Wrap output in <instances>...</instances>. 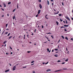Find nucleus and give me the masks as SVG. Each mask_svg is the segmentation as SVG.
Instances as JSON below:
<instances>
[{"label":"nucleus","mask_w":73,"mask_h":73,"mask_svg":"<svg viewBox=\"0 0 73 73\" xmlns=\"http://www.w3.org/2000/svg\"><path fill=\"white\" fill-rule=\"evenodd\" d=\"M10 48L11 49H12V48H11L10 46Z\"/></svg>","instance_id":"50"},{"label":"nucleus","mask_w":73,"mask_h":73,"mask_svg":"<svg viewBox=\"0 0 73 73\" xmlns=\"http://www.w3.org/2000/svg\"><path fill=\"white\" fill-rule=\"evenodd\" d=\"M62 37V38H63V39H64V38H64V36H61Z\"/></svg>","instance_id":"14"},{"label":"nucleus","mask_w":73,"mask_h":73,"mask_svg":"<svg viewBox=\"0 0 73 73\" xmlns=\"http://www.w3.org/2000/svg\"><path fill=\"white\" fill-rule=\"evenodd\" d=\"M15 15L13 17V19H15Z\"/></svg>","instance_id":"18"},{"label":"nucleus","mask_w":73,"mask_h":73,"mask_svg":"<svg viewBox=\"0 0 73 73\" xmlns=\"http://www.w3.org/2000/svg\"><path fill=\"white\" fill-rule=\"evenodd\" d=\"M48 62H48L47 63H45V64H46H46H48Z\"/></svg>","instance_id":"34"},{"label":"nucleus","mask_w":73,"mask_h":73,"mask_svg":"<svg viewBox=\"0 0 73 73\" xmlns=\"http://www.w3.org/2000/svg\"><path fill=\"white\" fill-rule=\"evenodd\" d=\"M0 7H2V6H1V5H0Z\"/></svg>","instance_id":"60"},{"label":"nucleus","mask_w":73,"mask_h":73,"mask_svg":"<svg viewBox=\"0 0 73 73\" xmlns=\"http://www.w3.org/2000/svg\"><path fill=\"white\" fill-rule=\"evenodd\" d=\"M71 19H72V20H73V17H72V18H71Z\"/></svg>","instance_id":"62"},{"label":"nucleus","mask_w":73,"mask_h":73,"mask_svg":"<svg viewBox=\"0 0 73 73\" xmlns=\"http://www.w3.org/2000/svg\"><path fill=\"white\" fill-rule=\"evenodd\" d=\"M68 61V58L66 60H65V61H66V62H67V61Z\"/></svg>","instance_id":"24"},{"label":"nucleus","mask_w":73,"mask_h":73,"mask_svg":"<svg viewBox=\"0 0 73 73\" xmlns=\"http://www.w3.org/2000/svg\"><path fill=\"white\" fill-rule=\"evenodd\" d=\"M66 24H68V22L67 21H66Z\"/></svg>","instance_id":"56"},{"label":"nucleus","mask_w":73,"mask_h":73,"mask_svg":"<svg viewBox=\"0 0 73 73\" xmlns=\"http://www.w3.org/2000/svg\"><path fill=\"white\" fill-rule=\"evenodd\" d=\"M62 5L63 6V5H64V3L63 2H62Z\"/></svg>","instance_id":"35"},{"label":"nucleus","mask_w":73,"mask_h":73,"mask_svg":"<svg viewBox=\"0 0 73 73\" xmlns=\"http://www.w3.org/2000/svg\"><path fill=\"white\" fill-rule=\"evenodd\" d=\"M61 70H56V71H55V72H58L59 71H61Z\"/></svg>","instance_id":"7"},{"label":"nucleus","mask_w":73,"mask_h":73,"mask_svg":"<svg viewBox=\"0 0 73 73\" xmlns=\"http://www.w3.org/2000/svg\"><path fill=\"white\" fill-rule=\"evenodd\" d=\"M58 62H61V60H58L57 61Z\"/></svg>","instance_id":"21"},{"label":"nucleus","mask_w":73,"mask_h":73,"mask_svg":"<svg viewBox=\"0 0 73 73\" xmlns=\"http://www.w3.org/2000/svg\"><path fill=\"white\" fill-rule=\"evenodd\" d=\"M6 54H8V53H6Z\"/></svg>","instance_id":"64"},{"label":"nucleus","mask_w":73,"mask_h":73,"mask_svg":"<svg viewBox=\"0 0 73 73\" xmlns=\"http://www.w3.org/2000/svg\"><path fill=\"white\" fill-rule=\"evenodd\" d=\"M45 18L46 19H48V18L46 17V16H45Z\"/></svg>","instance_id":"43"},{"label":"nucleus","mask_w":73,"mask_h":73,"mask_svg":"<svg viewBox=\"0 0 73 73\" xmlns=\"http://www.w3.org/2000/svg\"><path fill=\"white\" fill-rule=\"evenodd\" d=\"M60 21H61V22L62 21H63L62 20H61V19H60Z\"/></svg>","instance_id":"54"},{"label":"nucleus","mask_w":73,"mask_h":73,"mask_svg":"<svg viewBox=\"0 0 73 73\" xmlns=\"http://www.w3.org/2000/svg\"><path fill=\"white\" fill-rule=\"evenodd\" d=\"M63 70H66V68H63Z\"/></svg>","instance_id":"37"},{"label":"nucleus","mask_w":73,"mask_h":73,"mask_svg":"<svg viewBox=\"0 0 73 73\" xmlns=\"http://www.w3.org/2000/svg\"><path fill=\"white\" fill-rule=\"evenodd\" d=\"M30 52H30V51H27V53H30Z\"/></svg>","instance_id":"45"},{"label":"nucleus","mask_w":73,"mask_h":73,"mask_svg":"<svg viewBox=\"0 0 73 73\" xmlns=\"http://www.w3.org/2000/svg\"><path fill=\"white\" fill-rule=\"evenodd\" d=\"M11 4V2H9L8 3V4H9V5Z\"/></svg>","instance_id":"16"},{"label":"nucleus","mask_w":73,"mask_h":73,"mask_svg":"<svg viewBox=\"0 0 73 73\" xmlns=\"http://www.w3.org/2000/svg\"><path fill=\"white\" fill-rule=\"evenodd\" d=\"M59 16H62V15H61V14H59Z\"/></svg>","instance_id":"27"},{"label":"nucleus","mask_w":73,"mask_h":73,"mask_svg":"<svg viewBox=\"0 0 73 73\" xmlns=\"http://www.w3.org/2000/svg\"><path fill=\"white\" fill-rule=\"evenodd\" d=\"M54 4L53 3H52V6Z\"/></svg>","instance_id":"61"},{"label":"nucleus","mask_w":73,"mask_h":73,"mask_svg":"<svg viewBox=\"0 0 73 73\" xmlns=\"http://www.w3.org/2000/svg\"><path fill=\"white\" fill-rule=\"evenodd\" d=\"M25 35L24 36V39H25Z\"/></svg>","instance_id":"42"},{"label":"nucleus","mask_w":73,"mask_h":73,"mask_svg":"<svg viewBox=\"0 0 73 73\" xmlns=\"http://www.w3.org/2000/svg\"><path fill=\"white\" fill-rule=\"evenodd\" d=\"M9 65H10V66H12V65L10 63H9Z\"/></svg>","instance_id":"52"},{"label":"nucleus","mask_w":73,"mask_h":73,"mask_svg":"<svg viewBox=\"0 0 73 73\" xmlns=\"http://www.w3.org/2000/svg\"><path fill=\"white\" fill-rule=\"evenodd\" d=\"M58 13H59V12H58V11L57 13H54V14L55 15H57V14H58Z\"/></svg>","instance_id":"4"},{"label":"nucleus","mask_w":73,"mask_h":73,"mask_svg":"<svg viewBox=\"0 0 73 73\" xmlns=\"http://www.w3.org/2000/svg\"><path fill=\"white\" fill-rule=\"evenodd\" d=\"M65 28V27H64L63 26H62L60 27V28Z\"/></svg>","instance_id":"26"},{"label":"nucleus","mask_w":73,"mask_h":73,"mask_svg":"<svg viewBox=\"0 0 73 73\" xmlns=\"http://www.w3.org/2000/svg\"><path fill=\"white\" fill-rule=\"evenodd\" d=\"M2 9V10L3 11H4V9Z\"/></svg>","instance_id":"49"},{"label":"nucleus","mask_w":73,"mask_h":73,"mask_svg":"<svg viewBox=\"0 0 73 73\" xmlns=\"http://www.w3.org/2000/svg\"><path fill=\"white\" fill-rule=\"evenodd\" d=\"M10 35H11V33H9L7 35V36H9Z\"/></svg>","instance_id":"23"},{"label":"nucleus","mask_w":73,"mask_h":73,"mask_svg":"<svg viewBox=\"0 0 73 73\" xmlns=\"http://www.w3.org/2000/svg\"><path fill=\"white\" fill-rule=\"evenodd\" d=\"M65 39H66V40H68V37H66L65 38Z\"/></svg>","instance_id":"13"},{"label":"nucleus","mask_w":73,"mask_h":73,"mask_svg":"<svg viewBox=\"0 0 73 73\" xmlns=\"http://www.w3.org/2000/svg\"><path fill=\"white\" fill-rule=\"evenodd\" d=\"M7 42V41H5V42H3V44H5L6 43V42Z\"/></svg>","instance_id":"11"},{"label":"nucleus","mask_w":73,"mask_h":73,"mask_svg":"<svg viewBox=\"0 0 73 73\" xmlns=\"http://www.w3.org/2000/svg\"><path fill=\"white\" fill-rule=\"evenodd\" d=\"M4 31L3 32L2 35H3V33H4Z\"/></svg>","instance_id":"51"},{"label":"nucleus","mask_w":73,"mask_h":73,"mask_svg":"<svg viewBox=\"0 0 73 73\" xmlns=\"http://www.w3.org/2000/svg\"><path fill=\"white\" fill-rule=\"evenodd\" d=\"M12 36H10L9 38V40L10 39H11V38H12Z\"/></svg>","instance_id":"12"},{"label":"nucleus","mask_w":73,"mask_h":73,"mask_svg":"<svg viewBox=\"0 0 73 73\" xmlns=\"http://www.w3.org/2000/svg\"><path fill=\"white\" fill-rule=\"evenodd\" d=\"M47 34H52V33H47Z\"/></svg>","instance_id":"36"},{"label":"nucleus","mask_w":73,"mask_h":73,"mask_svg":"<svg viewBox=\"0 0 73 73\" xmlns=\"http://www.w3.org/2000/svg\"><path fill=\"white\" fill-rule=\"evenodd\" d=\"M29 36V35H27V37H28V38H29V36Z\"/></svg>","instance_id":"44"},{"label":"nucleus","mask_w":73,"mask_h":73,"mask_svg":"<svg viewBox=\"0 0 73 73\" xmlns=\"http://www.w3.org/2000/svg\"><path fill=\"white\" fill-rule=\"evenodd\" d=\"M49 71H51V70L49 69L46 70V72H49Z\"/></svg>","instance_id":"6"},{"label":"nucleus","mask_w":73,"mask_h":73,"mask_svg":"<svg viewBox=\"0 0 73 73\" xmlns=\"http://www.w3.org/2000/svg\"><path fill=\"white\" fill-rule=\"evenodd\" d=\"M47 4L49 5V1L47 0Z\"/></svg>","instance_id":"10"},{"label":"nucleus","mask_w":73,"mask_h":73,"mask_svg":"<svg viewBox=\"0 0 73 73\" xmlns=\"http://www.w3.org/2000/svg\"><path fill=\"white\" fill-rule=\"evenodd\" d=\"M9 70H7L5 71V72H9Z\"/></svg>","instance_id":"8"},{"label":"nucleus","mask_w":73,"mask_h":73,"mask_svg":"<svg viewBox=\"0 0 73 73\" xmlns=\"http://www.w3.org/2000/svg\"><path fill=\"white\" fill-rule=\"evenodd\" d=\"M4 7H6V5H5V3H4Z\"/></svg>","instance_id":"22"},{"label":"nucleus","mask_w":73,"mask_h":73,"mask_svg":"<svg viewBox=\"0 0 73 73\" xmlns=\"http://www.w3.org/2000/svg\"><path fill=\"white\" fill-rule=\"evenodd\" d=\"M55 50H56V51H57V50H58V49H57L56 48H55Z\"/></svg>","instance_id":"30"},{"label":"nucleus","mask_w":73,"mask_h":73,"mask_svg":"<svg viewBox=\"0 0 73 73\" xmlns=\"http://www.w3.org/2000/svg\"><path fill=\"white\" fill-rule=\"evenodd\" d=\"M17 8H19V6H18V5H17Z\"/></svg>","instance_id":"47"},{"label":"nucleus","mask_w":73,"mask_h":73,"mask_svg":"<svg viewBox=\"0 0 73 73\" xmlns=\"http://www.w3.org/2000/svg\"><path fill=\"white\" fill-rule=\"evenodd\" d=\"M12 54V52H11V54Z\"/></svg>","instance_id":"63"},{"label":"nucleus","mask_w":73,"mask_h":73,"mask_svg":"<svg viewBox=\"0 0 73 73\" xmlns=\"http://www.w3.org/2000/svg\"><path fill=\"white\" fill-rule=\"evenodd\" d=\"M40 12H41V10H38V14H40Z\"/></svg>","instance_id":"2"},{"label":"nucleus","mask_w":73,"mask_h":73,"mask_svg":"<svg viewBox=\"0 0 73 73\" xmlns=\"http://www.w3.org/2000/svg\"><path fill=\"white\" fill-rule=\"evenodd\" d=\"M66 19H67V20H69V21H70V19H69V17H66Z\"/></svg>","instance_id":"5"},{"label":"nucleus","mask_w":73,"mask_h":73,"mask_svg":"<svg viewBox=\"0 0 73 73\" xmlns=\"http://www.w3.org/2000/svg\"><path fill=\"white\" fill-rule=\"evenodd\" d=\"M42 64H45V62H43Z\"/></svg>","instance_id":"59"},{"label":"nucleus","mask_w":73,"mask_h":73,"mask_svg":"<svg viewBox=\"0 0 73 73\" xmlns=\"http://www.w3.org/2000/svg\"><path fill=\"white\" fill-rule=\"evenodd\" d=\"M50 1H52V2L53 1V0H50Z\"/></svg>","instance_id":"58"},{"label":"nucleus","mask_w":73,"mask_h":73,"mask_svg":"<svg viewBox=\"0 0 73 73\" xmlns=\"http://www.w3.org/2000/svg\"><path fill=\"white\" fill-rule=\"evenodd\" d=\"M8 32H6L5 33V35H7V34H8Z\"/></svg>","instance_id":"32"},{"label":"nucleus","mask_w":73,"mask_h":73,"mask_svg":"<svg viewBox=\"0 0 73 73\" xmlns=\"http://www.w3.org/2000/svg\"><path fill=\"white\" fill-rule=\"evenodd\" d=\"M39 7H40V9H41V8H42V6L41 4H40Z\"/></svg>","instance_id":"3"},{"label":"nucleus","mask_w":73,"mask_h":73,"mask_svg":"<svg viewBox=\"0 0 73 73\" xmlns=\"http://www.w3.org/2000/svg\"><path fill=\"white\" fill-rule=\"evenodd\" d=\"M42 28H44V26H43V25H42Z\"/></svg>","instance_id":"40"},{"label":"nucleus","mask_w":73,"mask_h":73,"mask_svg":"<svg viewBox=\"0 0 73 73\" xmlns=\"http://www.w3.org/2000/svg\"><path fill=\"white\" fill-rule=\"evenodd\" d=\"M16 9H14V10L13 11V12H15V10H16Z\"/></svg>","instance_id":"17"},{"label":"nucleus","mask_w":73,"mask_h":73,"mask_svg":"<svg viewBox=\"0 0 73 73\" xmlns=\"http://www.w3.org/2000/svg\"><path fill=\"white\" fill-rule=\"evenodd\" d=\"M56 23L57 25H58V23L57 22H56Z\"/></svg>","instance_id":"31"},{"label":"nucleus","mask_w":73,"mask_h":73,"mask_svg":"<svg viewBox=\"0 0 73 73\" xmlns=\"http://www.w3.org/2000/svg\"><path fill=\"white\" fill-rule=\"evenodd\" d=\"M35 64V63H33V64H31V65H33Z\"/></svg>","instance_id":"46"},{"label":"nucleus","mask_w":73,"mask_h":73,"mask_svg":"<svg viewBox=\"0 0 73 73\" xmlns=\"http://www.w3.org/2000/svg\"><path fill=\"white\" fill-rule=\"evenodd\" d=\"M68 26H69V25H64V27H68Z\"/></svg>","instance_id":"9"},{"label":"nucleus","mask_w":73,"mask_h":73,"mask_svg":"<svg viewBox=\"0 0 73 73\" xmlns=\"http://www.w3.org/2000/svg\"><path fill=\"white\" fill-rule=\"evenodd\" d=\"M38 14L37 15H36L35 16L36 17H38Z\"/></svg>","instance_id":"19"},{"label":"nucleus","mask_w":73,"mask_h":73,"mask_svg":"<svg viewBox=\"0 0 73 73\" xmlns=\"http://www.w3.org/2000/svg\"><path fill=\"white\" fill-rule=\"evenodd\" d=\"M47 52H48V51H49V48H47Z\"/></svg>","instance_id":"25"},{"label":"nucleus","mask_w":73,"mask_h":73,"mask_svg":"<svg viewBox=\"0 0 73 73\" xmlns=\"http://www.w3.org/2000/svg\"><path fill=\"white\" fill-rule=\"evenodd\" d=\"M52 52H54V50H52Z\"/></svg>","instance_id":"53"},{"label":"nucleus","mask_w":73,"mask_h":73,"mask_svg":"<svg viewBox=\"0 0 73 73\" xmlns=\"http://www.w3.org/2000/svg\"><path fill=\"white\" fill-rule=\"evenodd\" d=\"M71 40H72V41H73V38H71Z\"/></svg>","instance_id":"38"},{"label":"nucleus","mask_w":73,"mask_h":73,"mask_svg":"<svg viewBox=\"0 0 73 73\" xmlns=\"http://www.w3.org/2000/svg\"><path fill=\"white\" fill-rule=\"evenodd\" d=\"M16 66H14L13 68V71H14V70H16Z\"/></svg>","instance_id":"1"},{"label":"nucleus","mask_w":73,"mask_h":73,"mask_svg":"<svg viewBox=\"0 0 73 73\" xmlns=\"http://www.w3.org/2000/svg\"><path fill=\"white\" fill-rule=\"evenodd\" d=\"M64 29V31L65 32H66L67 30H66V29Z\"/></svg>","instance_id":"28"},{"label":"nucleus","mask_w":73,"mask_h":73,"mask_svg":"<svg viewBox=\"0 0 73 73\" xmlns=\"http://www.w3.org/2000/svg\"><path fill=\"white\" fill-rule=\"evenodd\" d=\"M8 26V24H7L6 25V27H7V26Z\"/></svg>","instance_id":"33"},{"label":"nucleus","mask_w":73,"mask_h":73,"mask_svg":"<svg viewBox=\"0 0 73 73\" xmlns=\"http://www.w3.org/2000/svg\"><path fill=\"white\" fill-rule=\"evenodd\" d=\"M7 16H8V17H9V14H7Z\"/></svg>","instance_id":"48"},{"label":"nucleus","mask_w":73,"mask_h":73,"mask_svg":"<svg viewBox=\"0 0 73 73\" xmlns=\"http://www.w3.org/2000/svg\"><path fill=\"white\" fill-rule=\"evenodd\" d=\"M65 64V62L62 63V64Z\"/></svg>","instance_id":"41"},{"label":"nucleus","mask_w":73,"mask_h":73,"mask_svg":"<svg viewBox=\"0 0 73 73\" xmlns=\"http://www.w3.org/2000/svg\"><path fill=\"white\" fill-rule=\"evenodd\" d=\"M4 17V15H2V17Z\"/></svg>","instance_id":"55"},{"label":"nucleus","mask_w":73,"mask_h":73,"mask_svg":"<svg viewBox=\"0 0 73 73\" xmlns=\"http://www.w3.org/2000/svg\"><path fill=\"white\" fill-rule=\"evenodd\" d=\"M33 73H35V71H33Z\"/></svg>","instance_id":"57"},{"label":"nucleus","mask_w":73,"mask_h":73,"mask_svg":"<svg viewBox=\"0 0 73 73\" xmlns=\"http://www.w3.org/2000/svg\"><path fill=\"white\" fill-rule=\"evenodd\" d=\"M54 56L55 57H58V55L57 54L54 55Z\"/></svg>","instance_id":"15"},{"label":"nucleus","mask_w":73,"mask_h":73,"mask_svg":"<svg viewBox=\"0 0 73 73\" xmlns=\"http://www.w3.org/2000/svg\"><path fill=\"white\" fill-rule=\"evenodd\" d=\"M35 62V61H32L31 62V64H33V62Z\"/></svg>","instance_id":"20"},{"label":"nucleus","mask_w":73,"mask_h":73,"mask_svg":"<svg viewBox=\"0 0 73 73\" xmlns=\"http://www.w3.org/2000/svg\"><path fill=\"white\" fill-rule=\"evenodd\" d=\"M38 1H39V2H41V0H39Z\"/></svg>","instance_id":"39"},{"label":"nucleus","mask_w":73,"mask_h":73,"mask_svg":"<svg viewBox=\"0 0 73 73\" xmlns=\"http://www.w3.org/2000/svg\"><path fill=\"white\" fill-rule=\"evenodd\" d=\"M51 37H52V39H53L54 38H53V35H52V36H51Z\"/></svg>","instance_id":"29"}]
</instances>
